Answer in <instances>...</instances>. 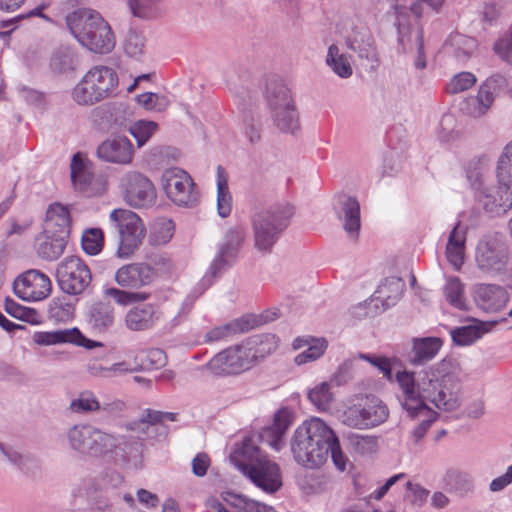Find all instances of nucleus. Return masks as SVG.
<instances>
[{"instance_id": "nucleus-53", "label": "nucleus", "mask_w": 512, "mask_h": 512, "mask_svg": "<svg viewBox=\"0 0 512 512\" xmlns=\"http://www.w3.org/2000/svg\"><path fill=\"white\" fill-rule=\"evenodd\" d=\"M158 124L154 121L138 120L129 127L130 134L136 139L140 148L145 145L156 132Z\"/></svg>"}, {"instance_id": "nucleus-25", "label": "nucleus", "mask_w": 512, "mask_h": 512, "mask_svg": "<svg viewBox=\"0 0 512 512\" xmlns=\"http://www.w3.org/2000/svg\"><path fill=\"white\" fill-rule=\"evenodd\" d=\"M290 424L289 412L287 410H279L274 415L273 423L262 430L259 438L275 451H280L284 446L283 436Z\"/></svg>"}, {"instance_id": "nucleus-41", "label": "nucleus", "mask_w": 512, "mask_h": 512, "mask_svg": "<svg viewBox=\"0 0 512 512\" xmlns=\"http://www.w3.org/2000/svg\"><path fill=\"white\" fill-rule=\"evenodd\" d=\"M489 331L488 324L476 322L467 326L457 327L450 331L454 344L469 346Z\"/></svg>"}, {"instance_id": "nucleus-34", "label": "nucleus", "mask_w": 512, "mask_h": 512, "mask_svg": "<svg viewBox=\"0 0 512 512\" xmlns=\"http://www.w3.org/2000/svg\"><path fill=\"white\" fill-rule=\"evenodd\" d=\"M157 320L158 314L152 305L134 307L125 316V324L131 331L148 330L154 326Z\"/></svg>"}, {"instance_id": "nucleus-43", "label": "nucleus", "mask_w": 512, "mask_h": 512, "mask_svg": "<svg viewBox=\"0 0 512 512\" xmlns=\"http://www.w3.org/2000/svg\"><path fill=\"white\" fill-rule=\"evenodd\" d=\"M266 101L270 112L294 104L289 88L277 81L270 82L267 85Z\"/></svg>"}, {"instance_id": "nucleus-54", "label": "nucleus", "mask_w": 512, "mask_h": 512, "mask_svg": "<svg viewBox=\"0 0 512 512\" xmlns=\"http://www.w3.org/2000/svg\"><path fill=\"white\" fill-rule=\"evenodd\" d=\"M136 101L144 109L154 112L165 111L170 105V100L162 94L146 92L136 96Z\"/></svg>"}, {"instance_id": "nucleus-49", "label": "nucleus", "mask_w": 512, "mask_h": 512, "mask_svg": "<svg viewBox=\"0 0 512 512\" xmlns=\"http://www.w3.org/2000/svg\"><path fill=\"white\" fill-rule=\"evenodd\" d=\"M69 409L76 414H88L100 410L101 404L92 391L85 390L70 402Z\"/></svg>"}, {"instance_id": "nucleus-58", "label": "nucleus", "mask_w": 512, "mask_h": 512, "mask_svg": "<svg viewBox=\"0 0 512 512\" xmlns=\"http://www.w3.org/2000/svg\"><path fill=\"white\" fill-rule=\"evenodd\" d=\"M308 398L317 409L326 410L332 401L330 385L327 382L316 385L309 391Z\"/></svg>"}, {"instance_id": "nucleus-45", "label": "nucleus", "mask_w": 512, "mask_h": 512, "mask_svg": "<svg viewBox=\"0 0 512 512\" xmlns=\"http://www.w3.org/2000/svg\"><path fill=\"white\" fill-rule=\"evenodd\" d=\"M274 125L282 132L294 134L299 129V116L295 105L270 112Z\"/></svg>"}, {"instance_id": "nucleus-50", "label": "nucleus", "mask_w": 512, "mask_h": 512, "mask_svg": "<svg viewBox=\"0 0 512 512\" xmlns=\"http://www.w3.org/2000/svg\"><path fill=\"white\" fill-rule=\"evenodd\" d=\"M496 178L505 184H512V140L502 149L496 164Z\"/></svg>"}, {"instance_id": "nucleus-23", "label": "nucleus", "mask_w": 512, "mask_h": 512, "mask_svg": "<svg viewBox=\"0 0 512 512\" xmlns=\"http://www.w3.org/2000/svg\"><path fill=\"white\" fill-rule=\"evenodd\" d=\"M474 297L477 304L487 312H497L508 302V293L500 285L479 284L475 287Z\"/></svg>"}, {"instance_id": "nucleus-63", "label": "nucleus", "mask_w": 512, "mask_h": 512, "mask_svg": "<svg viewBox=\"0 0 512 512\" xmlns=\"http://www.w3.org/2000/svg\"><path fill=\"white\" fill-rule=\"evenodd\" d=\"M0 460H7L12 465L23 469L29 458L16 449L0 442Z\"/></svg>"}, {"instance_id": "nucleus-61", "label": "nucleus", "mask_w": 512, "mask_h": 512, "mask_svg": "<svg viewBox=\"0 0 512 512\" xmlns=\"http://www.w3.org/2000/svg\"><path fill=\"white\" fill-rule=\"evenodd\" d=\"M480 87L487 92L491 93V96L495 100V98L501 94L502 92L508 89V80L507 78L499 73H495L488 77Z\"/></svg>"}, {"instance_id": "nucleus-16", "label": "nucleus", "mask_w": 512, "mask_h": 512, "mask_svg": "<svg viewBox=\"0 0 512 512\" xmlns=\"http://www.w3.org/2000/svg\"><path fill=\"white\" fill-rule=\"evenodd\" d=\"M70 168L72 183L79 192L87 197L101 196L106 192V179L92 173V164L81 153L73 156Z\"/></svg>"}, {"instance_id": "nucleus-10", "label": "nucleus", "mask_w": 512, "mask_h": 512, "mask_svg": "<svg viewBox=\"0 0 512 512\" xmlns=\"http://www.w3.org/2000/svg\"><path fill=\"white\" fill-rule=\"evenodd\" d=\"M110 220L120 235L117 254L121 258H128L139 247L144 237L145 229L142 220L128 209H114L110 213Z\"/></svg>"}, {"instance_id": "nucleus-59", "label": "nucleus", "mask_w": 512, "mask_h": 512, "mask_svg": "<svg viewBox=\"0 0 512 512\" xmlns=\"http://www.w3.org/2000/svg\"><path fill=\"white\" fill-rule=\"evenodd\" d=\"M477 79L471 72H460L456 74L446 86L449 94H457L472 88Z\"/></svg>"}, {"instance_id": "nucleus-62", "label": "nucleus", "mask_w": 512, "mask_h": 512, "mask_svg": "<svg viewBox=\"0 0 512 512\" xmlns=\"http://www.w3.org/2000/svg\"><path fill=\"white\" fill-rule=\"evenodd\" d=\"M329 453L331 454V459L337 470L340 472H344L346 470L347 464L349 462L348 457L343 453L338 437L333 431V439L329 441Z\"/></svg>"}, {"instance_id": "nucleus-28", "label": "nucleus", "mask_w": 512, "mask_h": 512, "mask_svg": "<svg viewBox=\"0 0 512 512\" xmlns=\"http://www.w3.org/2000/svg\"><path fill=\"white\" fill-rule=\"evenodd\" d=\"M443 346L439 337L414 338L410 352V362L413 365L425 364L438 354Z\"/></svg>"}, {"instance_id": "nucleus-40", "label": "nucleus", "mask_w": 512, "mask_h": 512, "mask_svg": "<svg viewBox=\"0 0 512 512\" xmlns=\"http://www.w3.org/2000/svg\"><path fill=\"white\" fill-rule=\"evenodd\" d=\"M494 101L490 92L479 87L476 96H469L462 102L461 110L469 116L479 118L490 110Z\"/></svg>"}, {"instance_id": "nucleus-55", "label": "nucleus", "mask_w": 512, "mask_h": 512, "mask_svg": "<svg viewBox=\"0 0 512 512\" xmlns=\"http://www.w3.org/2000/svg\"><path fill=\"white\" fill-rule=\"evenodd\" d=\"M163 422V415L160 411H155L151 409H147L143 416L138 421H133L127 425V429L131 431H136L139 434L144 435L147 433L148 429L157 423Z\"/></svg>"}, {"instance_id": "nucleus-4", "label": "nucleus", "mask_w": 512, "mask_h": 512, "mask_svg": "<svg viewBox=\"0 0 512 512\" xmlns=\"http://www.w3.org/2000/svg\"><path fill=\"white\" fill-rule=\"evenodd\" d=\"M66 25L80 45L91 52L105 54L115 47L109 23L92 9H78L66 16Z\"/></svg>"}, {"instance_id": "nucleus-33", "label": "nucleus", "mask_w": 512, "mask_h": 512, "mask_svg": "<svg viewBox=\"0 0 512 512\" xmlns=\"http://www.w3.org/2000/svg\"><path fill=\"white\" fill-rule=\"evenodd\" d=\"M124 444L125 438L123 436L105 432L94 426L91 456L102 457L116 453L117 450H122Z\"/></svg>"}, {"instance_id": "nucleus-31", "label": "nucleus", "mask_w": 512, "mask_h": 512, "mask_svg": "<svg viewBox=\"0 0 512 512\" xmlns=\"http://www.w3.org/2000/svg\"><path fill=\"white\" fill-rule=\"evenodd\" d=\"M114 320V309L109 303H94L86 313L87 324L98 333L109 330L113 326Z\"/></svg>"}, {"instance_id": "nucleus-47", "label": "nucleus", "mask_w": 512, "mask_h": 512, "mask_svg": "<svg viewBox=\"0 0 512 512\" xmlns=\"http://www.w3.org/2000/svg\"><path fill=\"white\" fill-rule=\"evenodd\" d=\"M133 359L137 371L158 369L166 364V354L159 348L139 350L135 353Z\"/></svg>"}, {"instance_id": "nucleus-3", "label": "nucleus", "mask_w": 512, "mask_h": 512, "mask_svg": "<svg viewBox=\"0 0 512 512\" xmlns=\"http://www.w3.org/2000/svg\"><path fill=\"white\" fill-rule=\"evenodd\" d=\"M333 430L320 418L304 421L294 432L290 449L294 460L309 469L321 467L328 458Z\"/></svg>"}, {"instance_id": "nucleus-42", "label": "nucleus", "mask_w": 512, "mask_h": 512, "mask_svg": "<svg viewBox=\"0 0 512 512\" xmlns=\"http://www.w3.org/2000/svg\"><path fill=\"white\" fill-rule=\"evenodd\" d=\"M66 237L53 235L42 236L37 239L36 250L40 258L47 261L58 259L64 252L66 246Z\"/></svg>"}, {"instance_id": "nucleus-24", "label": "nucleus", "mask_w": 512, "mask_h": 512, "mask_svg": "<svg viewBox=\"0 0 512 512\" xmlns=\"http://www.w3.org/2000/svg\"><path fill=\"white\" fill-rule=\"evenodd\" d=\"M213 508L216 512H276L272 506L234 493H227Z\"/></svg>"}, {"instance_id": "nucleus-27", "label": "nucleus", "mask_w": 512, "mask_h": 512, "mask_svg": "<svg viewBox=\"0 0 512 512\" xmlns=\"http://www.w3.org/2000/svg\"><path fill=\"white\" fill-rule=\"evenodd\" d=\"M71 218L69 210L60 203L51 204L46 212L45 230L52 235L67 237L70 233Z\"/></svg>"}, {"instance_id": "nucleus-38", "label": "nucleus", "mask_w": 512, "mask_h": 512, "mask_svg": "<svg viewBox=\"0 0 512 512\" xmlns=\"http://www.w3.org/2000/svg\"><path fill=\"white\" fill-rule=\"evenodd\" d=\"M466 242V230L459 223L450 232L447 246V260L455 269H460L464 261V251Z\"/></svg>"}, {"instance_id": "nucleus-20", "label": "nucleus", "mask_w": 512, "mask_h": 512, "mask_svg": "<svg viewBox=\"0 0 512 512\" xmlns=\"http://www.w3.org/2000/svg\"><path fill=\"white\" fill-rule=\"evenodd\" d=\"M506 250L497 237L482 239L476 249V263L483 272L493 273L504 269L506 264Z\"/></svg>"}, {"instance_id": "nucleus-26", "label": "nucleus", "mask_w": 512, "mask_h": 512, "mask_svg": "<svg viewBox=\"0 0 512 512\" xmlns=\"http://www.w3.org/2000/svg\"><path fill=\"white\" fill-rule=\"evenodd\" d=\"M292 347L295 350L306 348L294 358L295 364L300 366L319 359L325 353L328 342L325 338L297 337L294 339Z\"/></svg>"}, {"instance_id": "nucleus-7", "label": "nucleus", "mask_w": 512, "mask_h": 512, "mask_svg": "<svg viewBox=\"0 0 512 512\" xmlns=\"http://www.w3.org/2000/svg\"><path fill=\"white\" fill-rule=\"evenodd\" d=\"M246 240V228L242 224L229 227L217 246V254L200 282L203 288L200 294L210 287L217 277L237 261Z\"/></svg>"}, {"instance_id": "nucleus-11", "label": "nucleus", "mask_w": 512, "mask_h": 512, "mask_svg": "<svg viewBox=\"0 0 512 512\" xmlns=\"http://www.w3.org/2000/svg\"><path fill=\"white\" fill-rule=\"evenodd\" d=\"M123 481V476L116 471L100 474L84 482L85 495L95 509L107 511L120 499L119 488Z\"/></svg>"}, {"instance_id": "nucleus-21", "label": "nucleus", "mask_w": 512, "mask_h": 512, "mask_svg": "<svg viewBox=\"0 0 512 512\" xmlns=\"http://www.w3.org/2000/svg\"><path fill=\"white\" fill-rule=\"evenodd\" d=\"M97 156L105 162L128 165L134 156L133 144L125 136L110 137L98 146Z\"/></svg>"}, {"instance_id": "nucleus-36", "label": "nucleus", "mask_w": 512, "mask_h": 512, "mask_svg": "<svg viewBox=\"0 0 512 512\" xmlns=\"http://www.w3.org/2000/svg\"><path fill=\"white\" fill-rule=\"evenodd\" d=\"M279 339L273 334L254 336L242 342L252 357V367L261 359L272 354L278 347Z\"/></svg>"}, {"instance_id": "nucleus-32", "label": "nucleus", "mask_w": 512, "mask_h": 512, "mask_svg": "<svg viewBox=\"0 0 512 512\" xmlns=\"http://www.w3.org/2000/svg\"><path fill=\"white\" fill-rule=\"evenodd\" d=\"M94 426L91 424H76L66 433L70 448L82 455L91 456Z\"/></svg>"}, {"instance_id": "nucleus-52", "label": "nucleus", "mask_w": 512, "mask_h": 512, "mask_svg": "<svg viewBox=\"0 0 512 512\" xmlns=\"http://www.w3.org/2000/svg\"><path fill=\"white\" fill-rule=\"evenodd\" d=\"M123 49L129 57L140 58L146 50V38L143 33L136 29H130L124 39Z\"/></svg>"}, {"instance_id": "nucleus-56", "label": "nucleus", "mask_w": 512, "mask_h": 512, "mask_svg": "<svg viewBox=\"0 0 512 512\" xmlns=\"http://www.w3.org/2000/svg\"><path fill=\"white\" fill-rule=\"evenodd\" d=\"M104 295L112 298L117 304L122 306L139 301H145L149 297L145 292H127L114 287L106 288L104 290Z\"/></svg>"}, {"instance_id": "nucleus-48", "label": "nucleus", "mask_w": 512, "mask_h": 512, "mask_svg": "<svg viewBox=\"0 0 512 512\" xmlns=\"http://www.w3.org/2000/svg\"><path fill=\"white\" fill-rule=\"evenodd\" d=\"M443 293L446 301L451 306L459 310L466 309L465 286L458 277L447 278L446 284L443 287Z\"/></svg>"}, {"instance_id": "nucleus-17", "label": "nucleus", "mask_w": 512, "mask_h": 512, "mask_svg": "<svg viewBox=\"0 0 512 512\" xmlns=\"http://www.w3.org/2000/svg\"><path fill=\"white\" fill-rule=\"evenodd\" d=\"M126 202L136 208L151 206L156 200V190L148 177L138 171L125 173L120 180Z\"/></svg>"}, {"instance_id": "nucleus-15", "label": "nucleus", "mask_w": 512, "mask_h": 512, "mask_svg": "<svg viewBox=\"0 0 512 512\" xmlns=\"http://www.w3.org/2000/svg\"><path fill=\"white\" fill-rule=\"evenodd\" d=\"M57 280L64 293L79 295L90 286L92 274L88 265L80 257L70 256L58 265Z\"/></svg>"}, {"instance_id": "nucleus-60", "label": "nucleus", "mask_w": 512, "mask_h": 512, "mask_svg": "<svg viewBox=\"0 0 512 512\" xmlns=\"http://www.w3.org/2000/svg\"><path fill=\"white\" fill-rule=\"evenodd\" d=\"M73 306L64 299H53L49 305V316L57 322H66L73 317Z\"/></svg>"}, {"instance_id": "nucleus-44", "label": "nucleus", "mask_w": 512, "mask_h": 512, "mask_svg": "<svg viewBox=\"0 0 512 512\" xmlns=\"http://www.w3.org/2000/svg\"><path fill=\"white\" fill-rule=\"evenodd\" d=\"M232 210V196L228 187V177L225 170L217 168V211L218 215L226 218Z\"/></svg>"}, {"instance_id": "nucleus-57", "label": "nucleus", "mask_w": 512, "mask_h": 512, "mask_svg": "<svg viewBox=\"0 0 512 512\" xmlns=\"http://www.w3.org/2000/svg\"><path fill=\"white\" fill-rule=\"evenodd\" d=\"M103 240V232L101 229H87L82 235V248L87 254L96 255L102 250Z\"/></svg>"}, {"instance_id": "nucleus-14", "label": "nucleus", "mask_w": 512, "mask_h": 512, "mask_svg": "<svg viewBox=\"0 0 512 512\" xmlns=\"http://www.w3.org/2000/svg\"><path fill=\"white\" fill-rule=\"evenodd\" d=\"M167 197L178 206H193L198 201L195 183L188 172L172 167L166 169L161 177Z\"/></svg>"}, {"instance_id": "nucleus-9", "label": "nucleus", "mask_w": 512, "mask_h": 512, "mask_svg": "<svg viewBox=\"0 0 512 512\" xmlns=\"http://www.w3.org/2000/svg\"><path fill=\"white\" fill-rule=\"evenodd\" d=\"M340 36L346 48L351 51L361 63H366L374 69L379 64V53L374 36L369 27L359 18H349L342 22Z\"/></svg>"}, {"instance_id": "nucleus-22", "label": "nucleus", "mask_w": 512, "mask_h": 512, "mask_svg": "<svg viewBox=\"0 0 512 512\" xmlns=\"http://www.w3.org/2000/svg\"><path fill=\"white\" fill-rule=\"evenodd\" d=\"M154 270L147 264L133 263L120 267L115 273V281L124 288L139 289L152 283Z\"/></svg>"}, {"instance_id": "nucleus-5", "label": "nucleus", "mask_w": 512, "mask_h": 512, "mask_svg": "<svg viewBox=\"0 0 512 512\" xmlns=\"http://www.w3.org/2000/svg\"><path fill=\"white\" fill-rule=\"evenodd\" d=\"M294 207L287 201L276 202L256 212L252 217L255 247L269 252L290 224Z\"/></svg>"}, {"instance_id": "nucleus-64", "label": "nucleus", "mask_w": 512, "mask_h": 512, "mask_svg": "<svg viewBox=\"0 0 512 512\" xmlns=\"http://www.w3.org/2000/svg\"><path fill=\"white\" fill-rule=\"evenodd\" d=\"M173 223L171 220L163 219L154 225L153 233L157 244L167 243L173 236Z\"/></svg>"}, {"instance_id": "nucleus-29", "label": "nucleus", "mask_w": 512, "mask_h": 512, "mask_svg": "<svg viewBox=\"0 0 512 512\" xmlns=\"http://www.w3.org/2000/svg\"><path fill=\"white\" fill-rule=\"evenodd\" d=\"M339 219L343 227L351 236L357 235L360 229V205L356 198L341 195L338 197Z\"/></svg>"}, {"instance_id": "nucleus-37", "label": "nucleus", "mask_w": 512, "mask_h": 512, "mask_svg": "<svg viewBox=\"0 0 512 512\" xmlns=\"http://www.w3.org/2000/svg\"><path fill=\"white\" fill-rule=\"evenodd\" d=\"M127 5L132 15L142 20H155L167 12L164 0H127Z\"/></svg>"}, {"instance_id": "nucleus-18", "label": "nucleus", "mask_w": 512, "mask_h": 512, "mask_svg": "<svg viewBox=\"0 0 512 512\" xmlns=\"http://www.w3.org/2000/svg\"><path fill=\"white\" fill-rule=\"evenodd\" d=\"M15 294L27 302H37L47 298L52 290L50 278L43 272L31 269L19 275L14 283Z\"/></svg>"}, {"instance_id": "nucleus-6", "label": "nucleus", "mask_w": 512, "mask_h": 512, "mask_svg": "<svg viewBox=\"0 0 512 512\" xmlns=\"http://www.w3.org/2000/svg\"><path fill=\"white\" fill-rule=\"evenodd\" d=\"M118 86L116 71L97 65L89 69L72 89L71 97L81 106H92L110 97Z\"/></svg>"}, {"instance_id": "nucleus-35", "label": "nucleus", "mask_w": 512, "mask_h": 512, "mask_svg": "<svg viewBox=\"0 0 512 512\" xmlns=\"http://www.w3.org/2000/svg\"><path fill=\"white\" fill-rule=\"evenodd\" d=\"M79 62L80 58L74 47L60 45L51 54L50 68L54 73H66L75 70Z\"/></svg>"}, {"instance_id": "nucleus-13", "label": "nucleus", "mask_w": 512, "mask_h": 512, "mask_svg": "<svg viewBox=\"0 0 512 512\" xmlns=\"http://www.w3.org/2000/svg\"><path fill=\"white\" fill-rule=\"evenodd\" d=\"M206 368L214 376H237L252 368V357L241 343L214 355Z\"/></svg>"}, {"instance_id": "nucleus-51", "label": "nucleus", "mask_w": 512, "mask_h": 512, "mask_svg": "<svg viewBox=\"0 0 512 512\" xmlns=\"http://www.w3.org/2000/svg\"><path fill=\"white\" fill-rule=\"evenodd\" d=\"M350 449L357 454H373L378 449V437L352 433L348 436Z\"/></svg>"}, {"instance_id": "nucleus-19", "label": "nucleus", "mask_w": 512, "mask_h": 512, "mask_svg": "<svg viewBox=\"0 0 512 512\" xmlns=\"http://www.w3.org/2000/svg\"><path fill=\"white\" fill-rule=\"evenodd\" d=\"M32 339L35 344L40 346L68 343L87 350L104 346L102 342L88 339L77 327L35 332Z\"/></svg>"}, {"instance_id": "nucleus-39", "label": "nucleus", "mask_w": 512, "mask_h": 512, "mask_svg": "<svg viewBox=\"0 0 512 512\" xmlns=\"http://www.w3.org/2000/svg\"><path fill=\"white\" fill-rule=\"evenodd\" d=\"M325 63L335 75L342 79L350 78L353 74L350 56L342 52L336 44L328 47Z\"/></svg>"}, {"instance_id": "nucleus-2", "label": "nucleus", "mask_w": 512, "mask_h": 512, "mask_svg": "<svg viewBox=\"0 0 512 512\" xmlns=\"http://www.w3.org/2000/svg\"><path fill=\"white\" fill-rule=\"evenodd\" d=\"M229 458L263 492L273 494L282 487L279 465L259 449L255 435H247L235 444Z\"/></svg>"}, {"instance_id": "nucleus-8", "label": "nucleus", "mask_w": 512, "mask_h": 512, "mask_svg": "<svg viewBox=\"0 0 512 512\" xmlns=\"http://www.w3.org/2000/svg\"><path fill=\"white\" fill-rule=\"evenodd\" d=\"M467 178L475 193L477 201L486 212L499 215L512 208V184L498 181L494 187L486 183V174L483 168L469 169Z\"/></svg>"}, {"instance_id": "nucleus-30", "label": "nucleus", "mask_w": 512, "mask_h": 512, "mask_svg": "<svg viewBox=\"0 0 512 512\" xmlns=\"http://www.w3.org/2000/svg\"><path fill=\"white\" fill-rule=\"evenodd\" d=\"M257 322L250 316L234 319L226 324L214 327L206 334L207 342L220 341L233 335L248 332L256 326Z\"/></svg>"}, {"instance_id": "nucleus-46", "label": "nucleus", "mask_w": 512, "mask_h": 512, "mask_svg": "<svg viewBox=\"0 0 512 512\" xmlns=\"http://www.w3.org/2000/svg\"><path fill=\"white\" fill-rule=\"evenodd\" d=\"M405 283L399 277H388L376 290L377 299L382 300L387 306L394 305L404 292Z\"/></svg>"}, {"instance_id": "nucleus-12", "label": "nucleus", "mask_w": 512, "mask_h": 512, "mask_svg": "<svg viewBox=\"0 0 512 512\" xmlns=\"http://www.w3.org/2000/svg\"><path fill=\"white\" fill-rule=\"evenodd\" d=\"M388 417L387 405L380 398L369 396L363 404L348 407L342 415V422L350 428L365 430L385 423Z\"/></svg>"}, {"instance_id": "nucleus-1", "label": "nucleus", "mask_w": 512, "mask_h": 512, "mask_svg": "<svg viewBox=\"0 0 512 512\" xmlns=\"http://www.w3.org/2000/svg\"><path fill=\"white\" fill-rule=\"evenodd\" d=\"M459 370V365L453 359L445 358L418 372H396V381L402 393V407L411 418L419 420L411 431L415 444L424 438L437 419V412L429 408L426 401L447 412L460 406L462 384Z\"/></svg>"}]
</instances>
